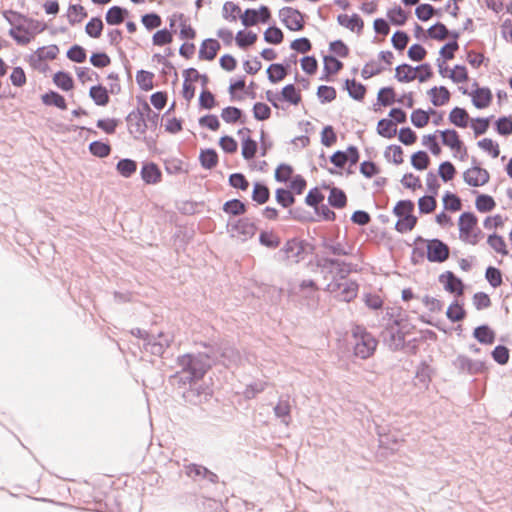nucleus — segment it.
Listing matches in <instances>:
<instances>
[{"instance_id": "f257e3e1", "label": "nucleus", "mask_w": 512, "mask_h": 512, "mask_svg": "<svg viewBox=\"0 0 512 512\" xmlns=\"http://www.w3.org/2000/svg\"><path fill=\"white\" fill-rule=\"evenodd\" d=\"M177 362L181 369L173 378L183 385L192 384L201 379L211 366L208 355L202 353L182 355Z\"/></svg>"}, {"instance_id": "f03ea898", "label": "nucleus", "mask_w": 512, "mask_h": 512, "mask_svg": "<svg viewBox=\"0 0 512 512\" xmlns=\"http://www.w3.org/2000/svg\"><path fill=\"white\" fill-rule=\"evenodd\" d=\"M458 226L459 239L466 244L476 245L483 238V233L478 227V219L473 213L461 214Z\"/></svg>"}, {"instance_id": "7ed1b4c3", "label": "nucleus", "mask_w": 512, "mask_h": 512, "mask_svg": "<svg viewBox=\"0 0 512 512\" xmlns=\"http://www.w3.org/2000/svg\"><path fill=\"white\" fill-rule=\"evenodd\" d=\"M352 338L355 356L367 359L374 354L378 342L365 328L356 326L352 330Z\"/></svg>"}, {"instance_id": "20e7f679", "label": "nucleus", "mask_w": 512, "mask_h": 512, "mask_svg": "<svg viewBox=\"0 0 512 512\" xmlns=\"http://www.w3.org/2000/svg\"><path fill=\"white\" fill-rule=\"evenodd\" d=\"M132 334L145 341L144 348L146 351L153 355L160 356L164 353L165 349L170 346L173 341V336L167 333H159L157 337L149 336L147 332L136 328L132 330Z\"/></svg>"}, {"instance_id": "39448f33", "label": "nucleus", "mask_w": 512, "mask_h": 512, "mask_svg": "<svg viewBox=\"0 0 512 512\" xmlns=\"http://www.w3.org/2000/svg\"><path fill=\"white\" fill-rule=\"evenodd\" d=\"M277 255L282 260L298 263L304 259L305 243L299 239L288 240Z\"/></svg>"}, {"instance_id": "423d86ee", "label": "nucleus", "mask_w": 512, "mask_h": 512, "mask_svg": "<svg viewBox=\"0 0 512 512\" xmlns=\"http://www.w3.org/2000/svg\"><path fill=\"white\" fill-rule=\"evenodd\" d=\"M327 291L334 294L338 300L349 302L356 297L358 285L350 280L336 281L327 285Z\"/></svg>"}, {"instance_id": "0eeeda50", "label": "nucleus", "mask_w": 512, "mask_h": 512, "mask_svg": "<svg viewBox=\"0 0 512 512\" xmlns=\"http://www.w3.org/2000/svg\"><path fill=\"white\" fill-rule=\"evenodd\" d=\"M227 227L231 236L238 237L243 241L252 238L256 232L255 224L248 218L229 221Z\"/></svg>"}, {"instance_id": "6e6552de", "label": "nucleus", "mask_w": 512, "mask_h": 512, "mask_svg": "<svg viewBox=\"0 0 512 512\" xmlns=\"http://www.w3.org/2000/svg\"><path fill=\"white\" fill-rule=\"evenodd\" d=\"M282 23L291 31H300L304 27L303 15L292 7H284L279 11Z\"/></svg>"}, {"instance_id": "1a4fd4ad", "label": "nucleus", "mask_w": 512, "mask_h": 512, "mask_svg": "<svg viewBox=\"0 0 512 512\" xmlns=\"http://www.w3.org/2000/svg\"><path fill=\"white\" fill-rule=\"evenodd\" d=\"M449 257V248L439 239L427 242V259L430 262H444Z\"/></svg>"}, {"instance_id": "9d476101", "label": "nucleus", "mask_w": 512, "mask_h": 512, "mask_svg": "<svg viewBox=\"0 0 512 512\" xmlns=\"http://www.w3.org/2000/svg\"><path fill=\"white\" fill-rule=\"evenodd\" d=\"M34 21L29 19L27 24H21L17 27H12L9 30V35L20 45H26L30 43L34 37Z\"/></svg>"}, {"instance_id": "9b49d317", "label": "nucleus", "mask_w": 512, "mask_h": 512, "mask_svg": "<svg viewBox=\"0 0 512 512\" xmlns=\"http://www.w3.org/2000/svg\"><path fill=\"white\" fill-rule=\"evenodd\" d=\"M464 181L472 187L485 185L489 181V173L487 170L474 166L467 169L463 174Z\"/></svg>"}, {"instance_id": "f8f14e48", "label": "nucleus", "mask_w": 512, "mask_h": 512, "mask_svg": "<svg viewBox=\"0 0 512 512\" xmlns=\"http://www.w3.org/2000/svg\"><path fill=\"white\" fill-rule=\"evenodd\" d=\"M128 130L135 139L141 138L147 129L146 119L139 112H130L126 118Z\"/></svg>"}, {"instance_id": "ddd939ff", "label": "nucleus", "mask_w": 512, "mask_h": 512, "mask_svg": "<svg viewBox=\"0 0 512 512\" xmlns=\"http://www.w3.org/2000/svg\"><path fill=\"white\" fill-rule=\"evenodd\" d=\"M273 410L275 416L281 420V423L289 426L291 422V403L289 397H280Z\"/></svg>"}, {"instance_id": "4468645a", "label": "nucleus", "mask_w": 512, "mask_h": 512, "mask_svg": "<svg viewBox=\"0 0 512 512\" xmlns=\"http://www.w3.org/2000/svg\"><path fill=\"white\" fill-rule=\"evenodd\" d=\"M337 21L341 26L357 33L361 32L364 26L363 20L357 14H353L351 16L347 14H340L337 17Z\"/></svg>"}, {"instance_id": "2eb2a0df", "label": "nucleus", "mask_w": 512, "mask_h": 512, "mask_svg": "<svg viewBox=\"0 0 512 512\" xmlns=\"http://www.w3.org/2000/svg\"><path fill=\"white\" fill-rule=\"evenodd\" d=\"M187 476L197 478H207L210 482H216L218 477L215 473L209 471L206 467L197 464H190L186 466Z\"/></svg>"}, {"instance_id": "dca6fc26", "label": "nucleus", "mask_w": 512, "mask_h": 512, "mask_svg": "<svg viewBox=\"0 0 512 512\" xmlns=\"http://www.w3.org/2000/svg\"><path fill=\"white\" fill-rule=\"evenodd\" d=\"M176 19L180 22V33L179 36L181 39H194L196 36L195 30L188 23L187 19L183 14L173 15L170 18V27L175 25Z\"/></svg>"}, {"instance_id": "f3484780", "label": "nucleus", "mask_w": 512, "mask_h": 512, "mask_svg": "<svg viewBox=\"0 0 512 512\" xmlns=\"http://www.w3.org/2000/svg\"><path fill=\"white\" fill-rule=\"evenodd\" d=\"M472 103L478 109L486 108L492 100V93L488 88H477L471 93Z\"/></svg>"}, {"instance_id": "a211bd4d", "label": "nucleus", "mask_w": 512, "mask_h": 512, "mask_svg": "<svg viewBox=\"0 0 512 512\" xmlns=\"http://www.w3.org/2000/svg\"><path fill=\"white\" fill-rule=\"evenodd\" d=\"M454 365L458 370L471 374L479 372L482 368V364L480 362L473 361L463 355H460L455 359Z\"/></svg>"}, {"instance_id": "6ab92c4d", "label": "nucleus", "mask_w": 512, "mask_h": 512, "mask_svg": "<svg viewBox=\"0 0 512 512\" xmlns=\"http://www.w3.org/2000/svg\"><path fill=\"white\" fill-rule=\"evenodd\" d=\"M220 49V44L215 39H206L202 42L199 57L206 60H213L218 50Z\"/></svg>"}, {"instance_id": "aec40b11", "label": "nucleus", "mask_w": 512, "mask_h": 512, "mask_svg": "<svg viewBox=\"0 0 512 512\" xmlns=\"http://www.w3.org/2000/svg\"><path fill=\"white\" fill-rule=\"evenodd\" d=\"M141 177L147 184H156L161 179V172L156 164L147 163L141 169Z\"/></svg>"}, {"instance_id": "412c9836", "label": "nucleus", "mask_w": 512, "mask_h": 512, "mask_svg": "<svg viewBox=\"0 0 512 512\" xmlns=\"http://www.w3.org/2000/svg\"><path fill=\"white\" fill-rule=\"evenodd\" d=\"M395 78L399 82H411L417 78V67L413 68L408 64H402L395 69Z\"/></svg>"}, {"instance_id": "4be33fe9", "label": "nucleus", "mask_w": 512, "mask_h": 512, "mask_svg": "<svg viewBox=\"0 0 512 512\" xmlns=\"http://www.w3.org/2000/svg\"><path fill=\"white\" fill-rule=\"evenodd\" d=\"M428 94L434 106H442L450 99V92L444 86L433 87L429 90Z\"/></svg>"}, {"instance_id": "5701e85b", "label": "nucleus", "mask_w": 512, "mask_h": 512, "mask_svg": "<svg viewBox=\"0 0 512 512\" xmlns=\"http://www.w3.org/2000/svg\"><path fill=\"white\" fill-rule=\"evenodd\" d=\"M442 142L454 151H460L462 142L459 139L458 133L455 130L440 131Z\"/></svg>"}, {"instance_id": "b1692460", "label": "nucleus", "mask_w": 512, "mask_h": 512, "mask_svg": "<svg viewBox=\"0 0 512 512\" xmlns=\"http://www.w3.org/2000/svg\"><path fill=\"white\" fill-rule=\"evenodd\" d=\"M431 375H432V369L431 367L426 364L425 362H422L416 370L415 375V384H420L423 387H427L428 384L431 381Z\"/></svg>"}, {"instance_id": "393cba45", "label": "nucleus", "mask_w": 512, "mask_h": 512, "mask_svg": "<svg viewBox=\"0 0 512 512\" xmlns=\"http://www.w3.org/2000/svg\"><path fill=\"white\" fill-rule=\"evenodd\" d=\"M473 336L482 344H492L495 341L494 332L486 325L475 328Z\"/></svg>"}, {"instance_id": "a878e982", "label": "nucleus", "mask_w": 512, "mask_h": 512, "mask_svg": "<svg viewBox=\"0 0 512 512\" xmlns=\"http://www.w3.org/2000/svg\"><path fill=\"white\" fill-rule=\"evenodd\" d=\"M377 132L385 138H393L397 133L396 124L393 120L381 119L377 125Z\"/></svg>"}, {"instance_id": "bb28decb", "label": "nucleus", "mask_w": 512, "mask_h": 512, "mask_svg": "<svg viewBox=\"0 0 512 512\" xmlns=\"http://www.w3.org/2000/svg\"><path fill=\"white\" fill-rule=\"evenodd\" d=\"M449 120L454 125L464 128L468 124L469 115L465 109L455 107L449 114Z\"/></svg>"}, {"instance_id": "cd10ccee", "label": "nucleus", "mask_w": 512, "mask_h": 512, "mask_svg": "<svg viewBox=\"0 0 512 512\" xmlns=\"http://www.w3.org/2000/svg\"><path fill=\"white\" fill-rule=\"evenodd\" d=\"M90 97L93 99L96 105L105 106L109 102V96L106 88L98 85L92 86L89 92Z\"/></svg>"}, {"instance_id": "c85d7f7f", "label": "nucleus", "mask_w": 512, "mask_h": 512, "mask_svg": "<svg viewBox=\"0 0 512 512\" xmlns=\"http://www.w3.org/2000/svg\"><path fill=\"white\" fill-rule=\"evenodd\" d=\"M127 10L119 6L111 7L106 13V22L110 25H118L123 22Z\"/></svg>"}, {"instance_id": "c756f323", "label": "nucleus", "mask_w": 512, "mask_h": 512, "mask_svg": "<svg viewBox=\"0 0 512 512\" xmlns=\"http://www.w3.org/2000/svg\"><path fill=\"white\" fill-rule=\"evenodd\" d=\"M87 16V13L82 5H70L67 12V18L71 25H75L82 21Z\"/></svg>"}, {"instance_id": "7c9ffc66", "label": "nucleus", "mask_w": 512, "mask_h": 512, "mask_svg": "<svg viewBox=\"0 0 512 512\" xmlns=\"http://www.w3.org/2000/svg\"><path fill=\"white\" fill-rule=\"evenodd\" d=\"M346 89L349 95L355 100H362L366 93V88L361 83L356 82L354 79L346 80Z\"/></svg>"}, {"instance_id": "2f4dec72", "label": "nucleus", "mask_w": 512, "mask_h": 512, "mask_svg": "<svg viewBox=\"0 0 512 512\" xmlns=\"http://www.w3.org/2000/svg\"><path fill=\"white\" fill-rule=\"evenodd\" d=\"M487 243L496 253L503 256L508 255L507 246L502 236L491 234L488 236Z\"/></svg>"}, {"instance_id": "473e14b6", "label": "nucleus", "mask_w": 512, "mask_h": 512, "mask_svg": "<svg viewBox=\"0 0 512 512\" xmlns=\"http://www.w3.org/2000/svg\"><path fill=\"white\" fill-rule=\"evenodd\" d=\"M281 97L283 100L298 105L301 101L300 92L297 91L293 84L286 85L281 91Z\"/></svg>"}, {"instance_id": "72a5a7b5", "label": "nucleus", "mask_w": 512, "mask_h": 512, "mask_svg": "<svg viewBox=\"0 0 512 512\" xmlns=\"http://www.w3.org/2000/svg\"><path fill=\"white\" fill-rule=\"evenodd\" d=\"M116 169L120 175L128 178L136 172L137 164L134 160L122 159L117 163Z\"/></svg>"}, {"instance_id": "f704fd0d", "label": "nucleus", "mask_w": 512, "mask_h": 512, "mask_svg": "<svg viewBox=\"0 0 512 512\" xmlns=\"http://www.w3.org/2000/svg\"><path fill=\"white\" fill-rule=\"evenodd\" d=\"M153 77L152 72L140 70L136 74V81L142 90L149 91L153 89Z\"/></svg>"}, {"instance_id": "c9c22d12", "label": "nucleus", "mask_w": 512, "mask_h": 512, "mask_svg": "<svg viewBox=\"0 0 512 512\" xmlns=\"http://www.w3.org/2000/svg\"><path fill=\"white\" fill-rule=\"evenodd\" d=\"M42 102L45 105H53L62 110L67 108L64 97L56 92H49L42 95Z\"/></svg>"}, {"instance_id": "e433bc0d", "label": "nucleus", "mask_w": 512, "mask_h": 512, "mask_svg": "<svg viewBox=\"0 0 512 512\" xmlns=\"http://www.w3.org/2000/svg\"><path fill=\"white\" fill-rule=\"evenodd\" d=\"M201 165L206 169H212L217 165L218 156L215 150L207 149L200 153Z\"/></svg>"}, {"instance_id": "4c0bfd02", "label": "nucleus", "mask_w": 512, "mask_h": 512, "mask_svg": "<svg viewBox=\"0 0 512 512\" xmlns=\"http://www.w3.org/2000/svg\"><path fill=\"white\" fill-rule=\"evenodd\" d=\"M328 202L335 208H343L346 205L347 198L342 190L334 187L330 190Z\"/></svg>"}, {"instance_id": "58836bf2", "label": "nucleus", "mask_w": 512, "mask_h": 512, "mask_svg": "<svg viewBox=\"0 0 512 512\" xmlns=\"http://www.w3.org/2000/svg\"><path fill=\"white\" fill-rule=\"evenodd\" d=\"M417 219L412 214L399 217L395 228L400 233L411 231L416 225Z\"/></svg>"}, {"instance_id": "ea45409f", "label": "nucleus", "mask_w": 512, "mask_h": 512, "mask_svg": "<svg viewBox=\"0 0 512 512\" xmlns=\"http://www.w3.org/2000/svg\"><path fill=\"white\" fill-rule=\"evenodd\" d=\"M400 440L395 434H380L379 445L390 451H396L399 447Z\"/></svg>"}, {"instance_id": "a19ab883", "label": "nucleus", "mask_w": 512, "mask_h": 512, "mask_svg": "<svg viewBox=\"0 0 512 512\" xmlns=\"http://www.w3.org/2000/svg\"><path fill=\"white\" fill-rule=\"evenodd\" d=\"M269 189L261 184V183H255L254 184V188H253V192H252V199L259 203V204H264L268 201L269 199Z\"/></svg>"}, {"instance_id": "79ce46f5", "label": "nucleus", "mask_w": 512, "mask_h": 512, "mask_svg": "<svg viewBox=\"0 0 512 512\" xmlns=\"http://www.w3.org/2000/svg\"><path fill=\"white\" fill-rule=\"evenodd\" d=\"M103 30V22L100 18H92L85 27V32L92 38H99Z\"/></svg>"}, {"instance_id": "37998d69", "label": "nucleus", "mask_w": 512, "mask_h": 512, "mask_svg": "<svg viewBox=\"0 0 512 512\" xmlns=\"http://www.w3.org/2000/svg\"><path fill=\"white\" fill-rule=\"evenodd\" d=\"M267 73L268 79L272 83H276L283 80L287 75L286 69L281 64L270 65L269 68L267 69Z\"/></svg>"}, {"instance_id": "c03bdc74", "label": "nucleus", "mask_w": 512, "mask_h": 512, "mask_svg": "<svg viewBox=\"0 0 512 512\" xmlns=\"http://www.w3.org/2000/svg\"><path fill=\"white\" fill-rule=\"evenodd\" d=\"M385 157L388 161L399 165L403 162V150L398 145H390L385 151Z\"/></svg>"}, {"instance_id": "a18cd8bd", "label": "nucleus", "mask_w": 512, "mask_h": 512, "mask_svg": "<svg viewBox=\"0 0 512 512\" xmlns=\"http://www.w3.org/2000/svg\"><path fill=\"white\" fill-rule=\"evenodd\" d=\"M259 241L263 246L268 248H276L280 245V238L272 231L261 232Z\"/></svg>"}, {"instance_id": "49530a36", "label": "nucleus", "mask_w": 512, "mask_h": 512, "mask_svg": "<svg viewBox=\"0 0 512 512\" xmlns=\"http://www.w3.org/2000/svg\"><path fill=\"white\" fill-rule=\"evenodd\" d=\"M475 205L478 211L489 212L494 209L496 204L491 196L482 194L476 198Z\"/></svg>"}, {"instance_id": "de8ad7c7", "label": "nucleus", "mask_w": 512, "mask_h": 512, "mask_svg": "<svg viewBox=\"0 0 512 512\" xmlns=\"http://www.w3.org/2000/svg\"><path fill=\"white\" fill-rule=\"evenodd\" d=\"M223 210L228 214L236 216V215L243 214L246 211V207H245L244 203H242L240 200L233 199V200L227 201L224 204Z\"/></svg>"}, {"instance_id": "09e8293b", "label": "nucleus", "mask_w": 512, "mask_h": 512, "mask_svg": "<svg viewBox=\"0 0 512 512\" xmlns=\"http://www.w3.org/2000/svg\"><path fill=\"white\" fill-rule=\"evenodd\" d=\"M235 40L240 48H245L256 42L257 35L251 31L247 33H245L244 31H239L235 37Z\"/></svg>"}, {"instance_id": "8fccbe9b", "label": "nucleus", "mask_w": 512, "mask_h": 512, "mask_svg": "<svg viewBox=\"0 0 512 512\" xmlns=\"http://www.w3.org/2000/svg\"><path fill=\"white\" fill-rule=\"evenodd\" d=\"M412 166L417 170H424L428 167L429 157L424 151H418L411 157Z\"/></svg>"}, {"instance_id": "3c124183", "label": "nucleus", "mask_w": 512, "mask_h": 512, "mask_svg": "<svg viewBox=\"0 0 512 512\" xmlns=\"http://www.w3.org/2000/svg\"><path fill=\"white\" fill-rule=\"evenodd\" d=\"M54 83L64 91H69L73 88L72 78L64 72H58L54 75Z\"/></svg>"}, {"instance_id": "603ef678", "label": "nucleus", "mask_w": 512, "mask_h": 512, "mask_svg": "<svg viewBox=\"0 0 512 512\" xmlns=\"http://www.w3.org/2000/svg\"><path fill=\"white\" fill-rule=\"evenodd\" d=\"M389 20L395 25H404L407 20V15L401 7L390 9L387 13Z\"/></svg>"}, {"instance_id": "864d4df0", "label": "nucleus", "mask_w": 512, "mask_h": 512, "mask_svg": "<svg viewBox=\"0 0 512 512\" xmlns=\"http://www.w3.org/2000/svg\"><path fill=\"white\" fill-rule=\"evenodd\" d=\"M89 150L93 155L103 158L110 154L111 148L108 144L100 141H94L89 145Z\"/></svg>"}, {"instance_id": "5fc2aeb1", "label": "nucleus", "mask_w": 512, "mask_h": 512, "mask_svg": "<svg viewBox=\"0 0 512 512\" xmlns=\"http://www.w3.org/2000/svg\"><path fill=\"white\" fill-rule=\"evenodd\" d=\"M257 151V143L250 137H247L242 142V156L246 160L252 159Z\"/></svg>"}, {"instance_id": "6e6d98bb", "label": "nucleus", "mask_w": 512, "mask_h": 512, "mask_svg": "<svg viewBox=\"0 0 512 512\" xmlns=\"http://www.w3.org/2000/svg\"><path fill=\"white\" fill-rule=\"evenodd\" d=\"M448 77L455 83H463L468 80V73L464 66L456 65L449 71Z\"/></svg>"}, {"instance_id": "4d7b16f0", "label": "nucleus", "mask_w": 512, "mask_h": 512, "mask_svg": "<svg viewBox=\"0 0 512 512\" xmlns=\"http://www.w3.org/2000/svg\"><path fill=\"white\" fill-rule=\"evenodd\" d=\"M276 200L283 207L287 208L294 204L295 199L289 190L279 188L276 190Z\"/></svg>"}, {"instance_id": "13d9d810", "label": "nucleus", "mask_w": 512, "mask_h": 512, "mask_svg": "<svg viewBox=\"0 0 512 512\" xmlns=\"http://www.w3.org/2000/svg\"><path fill=\"white\" fill-rule=\"evenodd\" d=\"M377 100L383 106H389L395 101V93L393 88L384 87L378 92Z\"/></svg>"}, {"instance_id": "bf43d9fd", "label": "nucleus", "mask_w": 512, "mask_h": 512, "mask_svg": "<svg viewBox=\"0 0 512 512\" xmlns=\"http://www.w3.org/2000/svg\"><path fill=\"white\" fill-rule=\"evenodd\" d=\"M383 70L384 68L379 63L371 61L363 67L361 76L364 79H369L377 74H380Z\"/></svg>"}, {"instance_id": "052dcab7", "label": "nucleus", "mask_w": 512, "mask_h": 512, "mask_svg": "<svg viewBox=\"0 0 512 512\" xmlns=\"http://www.w3.org/2000/svg\"><path fill=\"white\" fill-rule=\"evenodd\" d=\"M264 39L268 43L280 44L283 41V33L277 27H269L264 32Z\"/></svg>"}, {"instance_id": "680f3d73", "label": "nucleus", "mask_w": 512, "mask_h": 512, "mask_svg": "<svg viewBox=\"0 0 512 512\" xmlns=\"http://www.w3.org/2000/svg\"><path fill=\"white\" fill-rule=\"evenodd\" d=\"M414 209V203L410 200H401L394 207V214L398 217L410 215Z\"/></svg>"}, {"instance_id": "e2e57ef3", "label": "nucleus", "mask_w": 512, "mask_h": 512, "mask_svg": "<svg viewBox=\"0 0 512 512\" xmlns=\"http://www.w3.org/2000/svg\"><path fill=\"white\" fill-rule=\"evenodd\" d=\"M478 146L491 154L493 158H497L500 154L499 146L490 138H484L478 142Z\"/></svg>"}, {"instance_id": "0e129e2a", "label": "nucleus", "mask_w": 512, "mask_h": 512, "mask_svg": "<svg viewBox=\"0 0 512 512\" xmlns=\"http://www.w3.org/2000/svg\"><path fill=\"white\" fill-rule=\"evenodd\" d=\"M67 57L73 62L82 63L86 60V52L83 47L74 45L67 51Z\"/></svg>"}, {"instance_id": "69168bd1", "label": "nucleus", "mask_w": 512, "mask_h": 512, "mask_svg": "<svg viewBox=\"0 0 512 512\" xmlns=\"http://www.w3.org/2000/svg\"><path fill=\"white\" fill-rule=\"evenodd\" d=\"M241 110L236 107H226L222 110L221 117L227 123H235L241 117Z\"/></svg>"}, {"instance_id": "338daca9", "label": "nucleus", "mask_w": 512, "mask_h": 512, "mask_svg": "<svg viewBox=\"0 0 512 512\" xmlns=\"http://www.w3.org/2000/svg\"><path fill=\"white\" fill-rule=\"evenodd\" d=\"M418 207L421 213H431L436 208L434 196H423L418 201Z\"/></svg>"}, {"instance_id": "774afa93", "label": "nucleus", "mask_w": 512, "mask_h": 512, "mask_svg": "<svg viewBox=\"0 0 512 512\" xmlns=\"http://www.w3.org/2000/svg\"><path fill=\"white\" fill-rule=\"evenodd\" d=\"M428 35L437 40H444L448 36V30L442 23H437L428 29Z\"/></svg>"}]
</instances>
